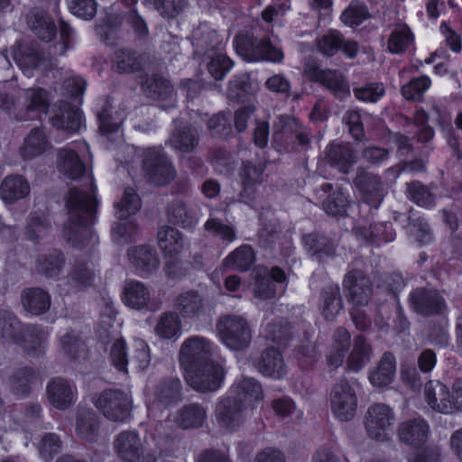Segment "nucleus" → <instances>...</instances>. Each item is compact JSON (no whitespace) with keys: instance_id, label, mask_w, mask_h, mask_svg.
I'll return each mask as SVG.
<instances>
[{"instance_id":"obj_21","label":"nucleus","mask_w":462,"mask_h":462,"mask_svg":"<svg viewBox=\"0 0 462 462\" xmlns=\"http://www.w3.org/2000/svg\"><path fill=\"white\" fill-rule=\"evenodd\" d=\"M425 400L428 405L436 411L451 413L455 411V404L451 401L448 388L439 381H430L424 389Z\"/></svg>"},{"instance_id":"obj_54","label":"nucleus","mask_w":462,"mask_h":462,"mask_svg":"<svg viewBox=\"0 0 462 462\" xmlns=\"http://www.w3.org/2000/svg\"><path fill=\"white\" fill-rule=\"evenodd\" d=\"M177 307L185 317H195L204 311L202 298L192 291L185 292L177 299Z\"/></svg>"},{"instance_id":"obj_14","label":"nucleus","mask_w":462,"mask_h":462,"mask_svg":"<svg viewBox=\"0 0 462 462\" xmlns=\"http://www.w3.org/2000/svg\"><path fill=\"white\" fill-rule=\"evenodd\" d=\"M117 455L127 462H146L150 459L145 441L135 431L121 432L115 440Z\"/></svg>"},{"instance_id":"obj_44","label":"nucleus","mask_w":462,"mask_h":462,"mask_svg":"<svg viewBox=\"0 0 462 462\" xmlns=\"http://www.w3.org/2000/svg\"><path fill=\"white\" fill-rule=\"evenodd\" d=\"M414 41L411 29L405 24L395 26L388 38L387 48L393 54H401L408 50Z\"/></svg>"},{"instance_id":"obj_7","label":"nucleus","mask_w":462,"mask_h":462,"mask_svg":"<svg viewBox=\"0 0 462 462\" xmlns=\"http://www.w3.org/2000/svg\"><path fill=\"white\" fill-rule=\"evenodd\" d=\"M218 346L209 338L195 335L187 337L180 349V363L182 368L213 361Z\"/></svg>"},{"instance_id":"obj_50","label":"nucleus","mask_w":462,"mask_h":462,"mask_svg":"<svg viewBox=\"0 0 462 462\" xmlns=\"http://www.w3.org/2000/svg\"><path fill=\"white\" fill-rule=\"evenodd\" d=\"M95 273L86 264L79 263L74 266L69 278L67 292H75L90 286L93 283Z\"/></svg>"},{"instance_id":"obj_23","label":"nucleus","mask_w":462,"mask_h":462,"mask_svg":"<svg viewBox=\"0 0 462 462\" xmlns=\"http://www.w3.org/2000/svg\"><path fill=\"white\" fill-rule=\"evenodd\" d=\"M47 399L56 409L66 410L76 401V389L62 378H54L47 385Z\"/></svg>"},{"instance_id":"obj_4","label":"nucleus","mask_w":462,"mask_h":462,"mask_svg":"<svg viewBox=\"0 0 462 462\" xmlns=\"http://www.w3.org/2000/svg\"><path fill=\"white\" fill-rule=\"evenodd\" d=\"M218 339L227 348L240 351L248 347L252 340V329L242 316L228 315L221 318L217 324Z\"/></svg>"},{"instance_id":"obj_22","label":"nucleus","mask_w":462,"mask_h":462,"mask_svg":"<svg viewBox=\"0 0 462 462\" xmlns=\"http://www.w3.org/2000/svg\"><path fill=\"white\" fill-rule=\"evenodd\" d=\"M429 425L421 418L409 419L398 426L399 440L408 446L417 448L424 444L428 438Z\"/></svg>"},{"instance_id":"obj_52","label":"nucleus","mask_w":462,"mask_h":462,"mask_svg":"<svg viewBox=\"0 0 462 462\" xmlns=\"http://www.w3.org/2000/svg\"><path fill=\"white\" fill-rule=\"evenodd\" d=\"M63 263L64 258L62 254L53 250L39 257L37 270L47 277H55L60 274Z\"/></svg>"},{"instance_id":"obj_42","label":"nucleus","mask_w":462,"mask_h":462,"mask_svg":"<svg viewBox=\"0 0 462 462\" xmlns=\"http://www.w3.org/2000/svg\"><path fill=\"white\" fill-rule=\"evenodd\" d=\"M371 356V346L367 344L365 337L362 336L356 337L354 341V347L346 361L347 369L355 373L361 371L370 361Z\"/></svg>"},{"instance_id":"obj_19","label":"nucleus","mask_w":462,"mask_h":462,"mask_svg":"<svg viewBox=\"0 0 462 462\" xmlns=\"http://www.w3.org/2000/svg\"><path fill=\"white\" fill-rule=\"evenodd\" d=\"M128 259L141 277H147L158 270L160 260L156 251L149 245H139L128 249Z\"/></svg>"},{"instance_id":"obj_41","label":"nucleus","mask_w":462,"mask_h":462,"mask_svg":"<svg viewBox=\"0 0 462 462\" xmlns=\"http://www.w3.org/2000/svg\"><path fill=\"white\" fill-rule=\"evenodd\" d=\"M320 310L327 320L334 319L342 310V300L337 285L331 284L324 288L321 294Z\"/></svg>"},{"instance_id":"obj_3","label":"nucleus","mask_w":462,"mask_h":462,"mask_svg":"<svg viewBox=\"0 0 462 462\" xmlns=\"http://www.w3.org/2000/svg\"><path fill=\"white\" fill-rule=\"evenodd\" d=\"M224 361H209L182 368L187 383L193 389L202 392L218 390L224 381Z\"/></svg>"},{"instance_id":"obj_49","label":"nucleus","mask_w":462,"mask_h":462,"mask_svg":"<svg viewBox=\"0 0 462 462\" xmlns=\"http://www.w3.org/2000/svg\"><path fill=\"white\" fill-rule=\"evenodd\" d=\"M357 182L360 185L365 199L369 204H376L382 200L385 188L377 176L359 177Z\"/></svg>"},{"instance_id":"obj_33","label":"nucleus","mask_w":462,"mask_h":462,"mask_svg":"<svg viewBox=\"0 0 462 462\" xmlns=\"http://www.w3.org/2000/svg\"><path fill=\"white\" fill-rule=\"evenodd\" d=\"M30 184L20 175H9L4 179L0 186V198L5 203H13L30 194Z\"/></svg>"},{"instance_id":"obj_34","label":"nucleus","mask_w":462,"mask_h":462,"mask_svg":"<svg viewBox=\"0 0 462 462\" xmlns=\"http://www.w3.org/2000/svg\"><path fill=\"white\" fill-rule=\"evenodd\" d=\"M27 22L35 35L42 41L49 42L55 34L56 28L51 18L38 7L30 11Z\"/></svg>"},{"instance_id":"obj_9","label":"nucleus","mask_w":462,"mask_h":462,"mask_svg":"<svg viewBox=\"0 0 462 462\" xmlns=\"http://www.w3.org/2000/svg\"><path fill=\"white\" fill-rule=\"evenodd\" d=\"M329 402L332 413L341 421H349L356 414L357 395L353 386L345 379L339 380L332 386Z\"/></svg>"},{"instance_id":"obj_28","label":"nucleus","mask_w":462,"mask_h":462,"mask_svg":"<svg viewBox=\"0 0 462 462\" xmlns=\"http://www.w3.org/2000/svg\"><path fill=\"white\" fill-rule=\"evenodd\" d=\"M158 246L165 256L175 257L185 248L183 235L176 228L162 226L158 230Z\"/></svg>"},{"instance_id":"obj_30","label":"nucleus","mask_w":462,"mask_h":462,"mask_svg":"<svg viewBox=\"0 0 462 462\" xmlns=\"http://www.w3.org/2000/svg\"><path fill=\"white\" fill-rule=\"evenodd\" d=\"M122 300L127 307L139 310L149 307L152 293L144 283L129 281L124 288Z\"/></svg>"},{"instance_id":"obj_51","label":"nucleus","mask_w":462,"mask_h":462,"mask_svg":"<svg viewBox=\"0 0 462 462\" xmlns=\"http://www.w3.org/2000/svg\"><path fill=\"white\" fill-rule=\"evenodd\" d=\"M279 133H291L294 134L298 142L305 145L309 143V134L303 131L297 119L280 116L273 125V136L278 138Z\"/></svg>"},{"instance_id":"obj_48","label":"nucleus","mask_w":462,"mask_h":462,"mask_svg":"<svg viewBox=\"0 0 462 462\" xmlns=\"http://www.w3.org/2000/svg\"><path fill=\"white\" fill-rule=\"evenodd\" d=\"M254 256L251 246L242 245L230 253L224 260V265L227 268L246 271L254 263Z\"/></svg>"},{"instance_id":"obj_25","label":"nucleus","mask_w":462,"mask_h":462,"mask_svg":"<svg viewBox=\"0 0 462 462\" xmlns=\"http://www.w3.org/2000/svg\"><path fill=\"white\" fill-rule=\"evenodd\" d=\"M246 411L230 396L221 400L217 406V422L226 429L234 430L244 421Z\"/></svg>"},{"instance_id":"obj_31","label":"nucleus","mask_w":462,"mask_h":462,"mask_svg":"<svg viewBox=\"0 0 462 462\" xmlns=\"http://www.w3.org/2000/svg\"><path fill=\"white\" fill-rule=\"evenodd\" d=\"M171 418L180 428L195 429L203 425L207 418V412L200 404L189 403L171 414Z\"/></svg>"},{"instance_id":"obj_32","label":"nucleus","mask_w":462,"mask_h":462,"mask_svg":"<svg viewBox=\"0 0 462 462\" xmlns=\"http://www.w3.org/2000/svg\"><path fill=\"white\" fill-rule=\"evenodd\" d=\"M326 158L332 167L343 173H347L356 162V155L348 144H330Z\"/></svg>"},{"instance_id":"obj_46","label":"nucleus","mask_w":462,"mask_h":462,"mask_svg":"<svg viewBox=\"0 0 462 462\" xmlns=\"http://www.w3.org/2000/svg\"><path fill=\"white\" fill-rule=\"evenodd\" d=\"M217 212V209L211 211L208 219L204 224L206 231L224 242H234L236 239L235 227L220 218Z\"/></svg>"},{"instance_id":"obj_24","label":"nucleus","mask_w":462,"mask_h":462,"mask_svg":"<svg viewBox=\"0 0 462 462\" xmlns=\"http://www.w3.org/2000/svg\"><path fill=\"white\" fill-rule=\"evenodd\" d=\"M51 149L52 145L45 131L34 128L24 138L20 154L25 160H32L48 154Z\"/></svg>"},{"instance_id":"obj_1","label":"nucleus","mask_w":462,"mask_h":462,"mask_svg":"<svg viewBox=\"0 0 462 462\" xmlns=\"http://www.w3.org/2000/svg\"><path fill=\"white\" fill-rule=\"evenodd\" d=\"M88 188L86 190L71 189L66 198V208L68 218L64 225L63 236L74 247L87 246L88 241L96 237L90 226L93 217L96 198L93 180L86 177Z\"/></svg>"},{"instance_id":"obj_47","label":"nucleus","mask_w":462,"mask_h":462,"mask_svg":"<svg viewBox=\"0 0 462 462\" xmlns=\"http://www.w3.org/2000/svg\"><path fill=\"white\" fill-rule=\"evenodd\" d=\"M51 124L56 128L64 129L69 132H77L82 126L80 114L72 110L69 106L64 104V108L51 118Z\"/></svg>"},{"instance_id":"obj_35","label":"nucleus","mask_w":462,"mask_h":462,"mask_svg":"<svg viewBox=\"0 0 462 462\" xmlns=\"http://www.w3.org/2000/svg\"><path fill=\"white\" fill-rule=\"evenodd\" d=\"M258 369L264 376L280 379L286 374V366L277 350L266 349L263 352L258 363Z\"/></svg>"},{"instance_id":"obj_18","label":"nucleus","mask_w":462,"mask_h":462,"mask_svg":"<svg viewBox=\"0 0 462 462\" xmlns=\"http://www.w3.org/2000/svg\"><path fill=\"white\" fill-rule=\"evenodd\" d=\"M344 289L347 291L349 301L356 306H365L372 295L370 280L360 272H349L344 279Z\"/></svg>"},{"instance_id":"obj_43","label":"nucleus","mask_w":462,"mask_h":462,"mask_svg":"<svg viewBox=\"0 0 462 462\" xmlns=\"http://www.w3.org/2000/svg\"><path fill=\"white\" fill-rule=\"evenodd\" d=\"M156 335L163 339H178L181 335V320L174 312H164L155 326Z\"/></svg>"},{"instance_id":"obj_37","label":"nucleus","mask_w":462,"mask_h":462,"mask_svg":"<svg viewBox=\"0 0 462 462\" xmlns=\"http://www.w3.org/2000/svg\"><path fill=\"white\" fill-rule=\"evenodd\" d=\"M199 137L197 129L193 126H184L174 131L170 139V145L181 153H189L196 149Z\"/></svg>"},{"instance_id":"obj_16","label":"nucleus","mask_w":462,"mask_h":462,"mask_svg":"<svg viewBox=\"0 0 462 462\" xmlns=\"http://www.w3.org/2000/svg\"><path fill=\"white\" fill-rule=\"evenodd\" d=\"M284 272L273 267L268 269L259 266L255 269L254 295L259 299H271L275 296L276 285L285 282Z\"/></svg>"},{"instance_id":"obj_20","label":"nucleus","mask_w":462,"mask_h":462,"mask_svg":"<svg viewBox=\"0 0 462 462\" xmlns=\"http://www.w3.org/2000/svg\"><path fill=\"white\" fill-rule=\"evenodd\" d=\"M22 107L25 114L21 120L42 119L48 112L49 97L42 88H28L23 92Z\"/></svg>"},{"instance_id":"obj_53","label":"nucleus","mask_w":462,"mask_h":462,"mask_svg":"<svg viewBox=\"0 0 462 462\" xmlns=\"http://www.w3.org/2000/svg\"><path fill=\"white\" fill-rule=\"evenodd\" d=\"M140 208V198L132 188L125 189L121 200L115 204L116 215L119 219H125L135 214Z\"/></svg>"},{"instance_id":"obj_40","label":"nucleus","mask_w":462,"mask_h":462,"mask_svg":"<svg viewBox=\"0 0 462 462\" xmlns=\"http://www.w3.org/2000/svg\"><path fill=\"white\" fill-rule=\"evenodd\" d=\"M22 304L26 311L32 315H40L49 310L51 298L41 289H27L23 291Z\"/></svg>"},{"instance_id":"obj_6","label":"nucleus","mask_w":462,"mask_h":462,"mask_svg":"<svg viewBox=\"0 0 462 462\" xmlns=\"http://www.w3.org/2000/svg\"><path fill=\"white\" fill-rule=\"evenodd\" d=\"M35 337L39 348H43L44 332L37 327H23L9 310H0V346L9 344L22 345L25 337Z\"/></svg>"},{"instance_id":"obj_45","label":"nucleus","mask_w":462,"mask_h":462,"mask_svg":"<svg viewBox=\"0 0 462 462\" xmlns=\"http://www.w3.org/2000/svg\"><path fill=\"white\" fill-rule=\"evenodd\" d=\"M12 55L23 73L26 77H32V69H36L40 62L39 53L32 46L19 44Z\"/></svg>"},{"instance_id":"obj_10","label":"nucleus","mask_w":462,"mask_h":462,"mask_svg":"<svg viewBox=\"0 0 462 462\" xmlns=\"http://www.w3.org/2000/svg\"><path fill=\"white\" fill-rule=\"evenodd\" d=\"M236 51L247 61L265 60L279 63L283 60L282 49L274 45L269 39H263L253 47L249 40L237 36L235 39Z\"/></svg>"},{"instance_id":"obj_63","label":"nucleus","mask_w":462,"mask_h":462,"mask_svg":"<svg viewBox=\"0 0 462 462\" xmlns=\"http://www.w3.org/2000/svg\"><path fill=\"white\" fill-rule=\"evenodd\" d=\"M356 97L363 102L375 103L385 94L382 83H368L354 88Z\"/></svg>"},{"instance_id":"obj_61","label":"nucleus","mask_w":462,"mask_h":462,"mask_svg":"<svg viewBox=\"0 0 462 462\" xmlns=\"http://www.w3.org/2000/svg\"><path fill=\"white\" fill-rule=\"evenodd\" d=\"M233 68L232 60L225 54H215L208 63V70L217 80L223 79Z\"/></svg>"},{"instance_id":"obj_38","label":"nucleus","mask_w":462,"mask_h":462,"mask_svg":"<svg viewBox=\"0 0 462 462\" xmlns=\"http://www.w3.org/2000/svg\"><path fill=\"white\" fill-rule=\"evenodd\" d=\"M98 418L88 409H79L78 411L76 432L79 438L87 441H95L98 434Z\"/></svg>"},{"instance_id":"obj_8","label":"nucleus","mask_w":462,"mask_h":462,"mask_svg":"<svg viewBox=\"0 0 462 462\" xmlns=\"http://www.w3.org/2000/svg\"><path fill=\"white\" fill-rule=\"evenodd\" d=\"M94 404L108 420L124 421L130 417L133 400L129 393L108 389L94 400Z\"/></svg>"},{"instance_id":"obj_12","label":"nucleus","mask_w":462,"mask_h":462,"mask_svg":"<svg viewBox=\"0 0 462 462\" xmlns=\"http://www.w3.org/2000/svg\"><path fill=\"white\" fill-rule=\"evenodd\" d=\"M88 152L89 147L85 142H76L72 146L60 149L57 159L59 171L71 180L80 178L85 172V165L80 157Z\"/></svg>"},{"instance_id":"obj_27","label":"nucleus","mask_w":462,"mask_h":462,"mask_svg":"<svg viewBox=\"0 0 462 462\" xmlns=\"http://www.w3.org/2000/svg\"><path fill=\"white\" fill-rule=\"evenodd\" d=\"M351 337L344 328H338L333 334L332 343L327 355L328 365L336 370L342 365L346 355L349 350Z\"/></svg>"},{"instance_id":"obj_57","label":"nucleus","mask_w":462,"mask_h":462,"mask_svg":"<svg viewBox=\"0 0 462 462\" xmlns=\"http://www.w3.org/2000/svg\"><path fill=\"white\" fill-rule=\"evenodd\" d=\"M430 85V79L427 76H421L404 85L402 88V94L407 100H420Z\"/></svg>"},{"instance_id":"obj_36","label":"nucleus","mask_w":462,"mask_h":462,"mask_svg":"<svg viewBox=\"0 0 462 462\" xmlns=\"http://www.w3.org/2000/svg\"><path fill=\"white\" fill-rule=\"evenodd\" d=\"M166 216L171 223L189 227L198 222L193 211L188 207L186 201L177 198L172 199L166 209Z\"/></svg>"},{"instance_id":"obj_62","label":"nucleus","mask_w":462,"mask_h":462,"mask_svg":"<svg viewBox=\"0 0 462 462\" xmlns=\"http://www.w3.org/2000/svg\"><path fill=\"white\" fill-rule=\"evenodd\" d=\"M407 197L417 205L430 208L433 205L434 199L428 189L420 182H411L407 185Z\"/></svg>"},{"instance_id":"obj_26","label":"nucleus","mask_w":462,"mask_h":462,"mask_svg":"<svg viewBox=\"0 0 462 462\" xmlns=\"http://www.w3.org/2000/svg\"><path fill=\"white\" fill-rule=\"evenodd\" d=\"M411 300L414 310L422 315L439 313L445 307V302L437 291L417 289L411 292Z\"/></svg>"},{"instance_id":"obj_11","label":"nucleus","mask_w":462,"mask_h":462,"mask_svg":"<svg viewBox=\"0 0 462 462\" xmlns=\"http://www.w3.org/2000/svg\"><path fill=\"white\" fill-rule=\"evenodd\" d=\"M143 171L148 180L156 185H165L176 176V171L161 149H149L143 160Z\"/></svg>"},{"instance_id":"obj_56","label":"nucleus","mask_w":462,"mask_h":462,"mask_svg":"<svg viewBox=\"0 0 462 462\" xmlns=\"http://www.w3.org/2000/svg\"><path fill=\"white\" fill-rule=\"evenodd\" d=\"M51 227L49 219L43 214L34 213L30 216L25 227V234L30 240L45 236Z\"/></svg>"},{"instance_id":"obj_5","label":"nucleus","mask_w":462,"mask_h":462,"mask_svg":"<svg viewBox=\"0 0 462 462\" xmlns=\"http://www.w3.org/2000/svg\"><path fill=\"white\" fill-rule=\"evenodd\" d=\"M396 415L393 408L383 402L372 403L364 416V425L369 438L386 441L395 423Z\"/></svg>"},{"instance_id":"obj_59","label":"nucleus","mask_w":462,"mask_h":462,"mask_svg":"<svg viewBox=\"0 0 462 462\" xmlns=\"http://www.w3.org/2000/svg\"><path fill=\"white\" fill-rule=\"evenodd\" d=\"M343 44L342 34L336 31L330 30L317 42L319 51L327 56H333Z\"/></svg>"},{"instance_id":"obj_13","label":"nucleus","mask_w":462,"mask_h":462,"mask_svg":"<svg viewBox=\"0 0 462 462\" xmlns=\"http://www.w3.org/2000/svg\"><path fill=\"white\" fill-rule=\"evenodd\" d=\"M229 396L246 412L254 410L264 397L261 383L251 377L237 380L232 386Z\"/></svg>"},{"instance_id":"obj_60","label":"nucleus","mask_w":462,"mask_h":462,"mask_svg":"<svg viewBox=\"0 0 462 462\" xmlns=\"http://www.w3.org/2000/svg\"><path fill=\"white\" fill-rule=\"evenodd\" d=\"M368 16L369 14L365 5L354 1L342 14L341 20L346 25L353 27L361 24Z\"/></svg>"},{"instance_id":"obj_15","label":"nucleus","mask_w":462,"mask_h":462,"mask_svg":"<svg viewBox=\"0 0 462 462\" xmlns=\"http://www.w3.org/2000/svg\"><path fill=\"white\" fill-rule=\"evenodd\" d=\"M304 71L309 79L322 83L336 97L343 98L350 96L349 86L340 72L331 69L323 70L310 63L305 66Z\"/></svg>"},{"instance_id":"obj_55","label":"nucleus","mask_w":462,"mask_h":462,"mask_svg":"<svg viewBox=\"0 0 462 462\" xmlns=\"http://www.w3.org/2000/svg\"><path fill=\"white\" fill-rule=\"evenodd\" d=\"M180 381L170 378L163 381L156 390V399L165 405L178 402L180 399Z\"/></svg>"},{"instance_id":"obj_39","label":"nucleus","mask_w":462,"mask_h":462,"mask_svg":"<svg viewBox=\"0 0 462 462\" xmlns=\"http://www.w3.org/2000/svg\"><path fill=\"white\" fill-rule=\"evenodd\" d=\"M143 88L145 94L152 99L169 100L171 103L176 100L172 86L167 79L157 75L148 77Z\"/></svg>"},{"instance_id":"obj_58","label":"nucleus","mask_w":462,"mask_h":462,"mask_svg":"<svg viewBox=\"0 0 462 462\" xmlns=\"http://www.w3.org/2000/svg\"><path fill=\"white\" fill-rule=\"evenodd\" d=\"M348 205V196L342 189L335 190L323 202L324 210L331 216L344 215Z\"/></svg>"},{"instance_id":"obj_64","label":"nucleus","mask_w":462,"mask_h":462,"mask_svg":"<svg viewBox=\"0 0 462 462\" xmlns=\"http://www.w3.org/2000/svg\"><path fill=\"white\" fill-rule=\"evenodd\" d=\"M114 63L119 72L128 73L140 68V60L134 53L120 50L116 51Z\"/></svg>"},{"instance_id":"obj_2","label":"nucleus","mask_w":462,"mask_h":462,"mask_svg":"<svg viewBox=\"0 0 462 462\" xmlns=\"http://www.w3.org/2000/svg\"><path fill=\"white\" fill-rule=\"evenodd\" d=\"M116 311L113 303H106L105 313L100 318L98 335L104 344L113 341L109 353L110 361L118 371L127 373L129 358L125 342L124 339L117 337L116 330L113 329V323L116 321Z\"/></svg>"},{"instance_id":"obj_17","label":"nucleus","mask_w":462,"mask_h":462,"mask_svg":"<svg viewBox=\"0 0 462 462\" xmlns=\"http://www.w3.org/2000/svg\"><path fill=\"white\" fill-rule=\"evenodd\" d=\"M263 168L252 164H245L242 172L243 189L239 193V201L254 207L260 198L259 187L263 181Z\"/></svg>"},{"instance_id":"obj_29","label":"nucleus","mask_w":462,"mask_h":462,"mask_svg":"<svg viewBox=\"0 0 462 462\" xmlns=\"http://www.w3.org/2000/svg\"><path fill=\"white\" fill-rule=\"evenodd\" d=\"M395 373V358L392 354L385 353L378 365L369 372L368 380L374 387H387L393 382Z\"/></svg>"}]
</instances>
